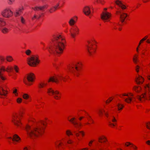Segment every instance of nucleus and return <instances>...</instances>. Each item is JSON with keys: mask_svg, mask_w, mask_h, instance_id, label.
<instances>
[{"mask_svg": "<svg viewBox=\"0 0 150 150\" xmlns=\"http://www.w3.org/2000/svg\"><path fill=\"white\" fill-rule=\"evenodd\" d=\"M47 120L46 118L45 120L41 121V125L33 129L30 125H27L25 129L28 137L32 139L41 137L44 133L45 127L47 124L46 121Z\"/></svg>", "mask_w": 150, "mask_h": 150, "instance_id": "1", "label": "nucleus"}, {"mask_svg": "<svg viewBox=\"0 0 150 150\" xmlns=\"http://www.w3.org/2000/svg\"><path fill=\"white\" fill-rule=\"evenodd\" d=\"M54 45L50 48L51 53L62 54L66 45L65 39L61 35H54L52 39Z\"/></svg>", "mask_w": 150, "mask_h": 150, "instance_id": "2", "label": "nucleus"}, {"mask_svg": "<svg viewBox=\"0 0 150 150\" xmlns=\"http://www.w3.org/2000/svg\"><path fill=\"white\" fill-rule=\"evenodd\" d=\"M144 92L141 95L137 96V99L143 102L146 100H150V84H146L144 86Z\"/></svg>", "mask_w": 150, "mask_h": 150, "instance_id": "3", "label": "nucleus"}, {"mask_svg": "<svg viewBox=\"0 0 150 150\" xmlns=\"http://www.w3.org/2000/svg\"><path fill=\"white\" fill-rule=\"evenodd\" d=\"M87 50L88 54L90 56H93L96 53L97 50V42L93 39L88 41Z\"/></svg>", "mask_w": 150, "mask_h": 150, "instance_id": "4", "label": "nucleus"}, {"mask_svg": "<svg viewBox=\"0 0 150 150\" xmlns=\"http://www.w3.org/2000/svg\"><path fill=\"white\" fill-rule=\"evenodd\" d=\"M27 63L30 66L35 67L40 62L39 56L37 54L33 55L27 59Z\"/></svg>", "mask_w": 150, "mask_h": 150, "instance_id": "5", "label": "nucleus"}, {"mask_svg": "<svg viewBox=\"0 0 150 150\" xmlns=\"http://www.w3.org/2000/svg\"><path fill=\"white\" fill-rule=\"evenodd\" d=\"M82 64L81 62L76 63L74 65L71 66L69 68V70L73 74L78 76L80 75V70L81 69Z\"/></svg>", "mask_w": 150, "mask_h": 150, "instance_id": "6", "label": "nucleus"}, {"mask_svg": "<svg viewBox=\"0 0 150 150\" xmlns=\"http://www.w3.org/2000/svg\"><path fill=\"white\" fill-rule=\"evenodd\" d=\"M35 78V76L34 73H29L26 75L25 78L23 79V82L27 86H30L33 85Z\"/></svg>", "mask_w": 150, "mask_h": 150, "instance_id": "7", "label": "nucleus"}, {"mask_svg": "<svg viewBox=\"0 0 150 150\" xmlns=\"http://www.w3.org/2000/svg\"><path fill=\"white\" fill-rule=\"evenodd\" d=\"M120 96L121 98H122L123 96L127 97L124 98L125 102L128 104H130L132 102H134L136 100V98L134 97V94L132 92L123 93L120 94Z\"/></svg>", "mask_w": 150, "mask_h": 150, "instance_id": "8", "label": "nucleus"}, {"mask_svg": "<svg viewBox=\"0 0 150 150\" xmlns=\"http://www.w3.org/2000/svg\"><path fill=\"white\" fill-rule=\"evenodd\" d=\"M13 14V11L8 7L4 8L1 12V15L5 18H9L12 17Z\"/></svg>", "mask_w": 150, "mask_h": 150, "instance_id": "9", "label": "nucleus"}, {"mask_svg": "<svg viewBox=\"0 0 150 150\" xmlns=\"http://www.w3.org/2000/svg\"><path fill=\"white\" fill-rule=\"evenodd\" d=\"M80 29L76 25L71 27L69 30L71 37L72 38H74L79 34Z\"/></svg>", "mask_w": 150, "mask_h": 150, "instance_id": "10", "label": "nucleus"}, {"mask_svg": "<svg viewBox=\"0 0 150 150\" xmlns=\"http://www.w3.org/2000/svg\"><path fill=\"white\" fill-rule=\"evenodd\" d=\"M6 24V23L5 19L3 18L0 17V26L1 27H3L1 29V31L4 34L8 33L10 30L8 28L6 27H4Z\"/></svg>", "mask_w": 150, "mask_h": 150, "instance_id": "11", "label": "nucleus"}, {"mask_svg": "<svg viewBox=\"0 0 150 150\" xmlns=\"http://www.w3.org/2000/svg\"><path fill=\"white\" fill-rule=\"evenodd\" d=\"M111 15L110 13L107 11H103L101 15V18L104 22H110Z\"/></svg>", "mask_w": 150, "mask_h": 150, "instance_id": "12", "label": "nucleus"}, {"mask_svg": "<svg viewBox=\"0 0 150 150\" xmlns=\"http://www.w3.org/2000/svg\"><path fill=\"white\" fill-rule=\"evenodd\" d=\"M63 80L64 81H66L65 77H63L61 75H57L51 77L48 81V82H50L58 83L59 80Z\"/></svg>", "mask_w": 150, "mask_h": 150, "instance_id": "13", "label": "nucleus"}, {"mask_svg": "<svg viewBox=\"0 0 150 150\" xmlns=\"http://www.w3.org/2000/svg\"><path fill=\"white\" fill-rule=\"evenodd\" d=\"M76 118L75 117H73L69 119V117L68 118V121L72 123L76 128L80 129L83 126L82 123L79 122H77L76 121Z\"/></svg>", "mask_w": 150, "mask_h": 150, "instance_id": "14", "label": "nucleus"}, {"mask_svg": "<svg viewBox=\"0 0 150 150\" xmlns=\"http://www.w3.org/2000/svg\"><path fill=\"white\" fill-rule=\"evenodd\" d=\"M78 17L77 16H75L71 18L69 20L68 23L69 25L71 26H73L77 23L78 21Z\"/></svg>", "mask_w": 150, "mask_h": 150, "instance_id": "15", "label": "nucleus"}, {"mask_svg": "<svg viewBox=\"0 0 150 150\" xmlns=\"http://www.w3.org/2000/svg\"><path fill=\"white\" fill-rule=\"evenodd\" d=\"M7 94L6 87L4 86L3 87H0V98H4Z\"/></svg>", "mask_w": 150, "mask_h": 150, "instance_id": "16", "label": "nucleus"}, {"mask_svg": "<svg viewBox=\"0 0 150 150\" xmlns=\"http://www.w3.org/2000/svg\"><path fill=\"white\" fill-rule=\"evenodd\" d=\"M117 120L114 116H112L109 122V126L112 128H114L117 125Z\"/></svg>", "mask_w": 150, "mask_h": 150, "instance_id": "17", "label": "nucleus"}, {"mask_svg": "<svg viewBox=\"0 0 150 150\" xmlns=\"http://www.w3.org/2000/svg\"><path fill=\"white\" fill-rule=\"evenodd\" d=\"M85 113V115H87L88 117H87V119L88 121L84 123L85 125H89L91 124H93L94 123V122L91 116L88 115V113L85 110L83 111Z\"/></svg>", "mask_w": 150, "mask_h": 150, "instance_id": "18", "label": "nucleus"}, {"mask_svg": "<svg viewBox=\"0 0 150 150\" xmlns=\"http://www.w3.org/2000/svg\"><path fill=\"white\" fill-rule=\"evenodd\" d=\"M13 69L16 72H18V67L16 65L14 66L13 67L11 65H8L6 67V71L8 73L11 72L13 71Z\"/></svg>", "mask_w": 150, "mask_h": 150, "instance_id": "19", "label": "nucleus"}, {"mask_svg": "<svg viewBox=\"0 0 150 150\" xmlns=\"http://www.w3.org/2000/svg\"><path fill=\"white\" fill-rule=\"evenodd\" d=\"M61 93L58 90H55L53 96L54 99L56 100H60L61 98Z\"/></svg>", "mask_w": 150, "mask_h": 150, "instance_id": "20", "label": "nucleus"}, {"mask_svg": "<svg viewBox=\"0 0 150 150\" xmlns=\"http://www.w3.org/2000/svg\"><path fill=\"white\" fill-rule=\"evenodd\" d=\"M144 80V79L141 76L138 75L137 76L136 78L135 81L136 83L138 84H142Z\"/></svg>", "mask_w": 150, "mask_h": 150, "instance_id": "21", "label": "nucleus"}, {"mask_svg": "<svg viewBox=\"0 0 150 150\" xmlns=\"http://www.w3.org/2000/svg\"><path fill=\"white\" fill-rule=\"evenodd\" d=\"M98 142L101 143H105L108 141L107 137L104 135L100 136L98 138Z\"/></svg>", "mask_w": 150, "mask_h": 150, "instance_id": "22", "label": "nucleus"}, {"mask_svg": "<svg viewBox=\"0 0 150 150\" xmlns=\"http://www.w3.org/2000/svg\"><path fill=\"white\" fill-rule=\"evenodd\" d=\"M49 7L47 4H46L44 6H35L33 8V10L35 11H39L43 10L45 9H47Z\"/></svg>", "mask_w": 150, "mask_h": 150, "instance_id": "23", "label": "nucleus"}, {"mask_svg": "<svg viewBox=\"0 0 150 150\" xmlns=\"http://www.w3.org/2000/svg\"><path fill=\"white\" fill-rule=\"evenodd\" d=\"M59 3L58 2L55 6H52L49 9V12L50 13H52L55 12L59 8Z\"/></svg>", "mask_w": 150, "mask_h": 150, "instance_id": "24", "label": "nucleus"}, {"mask_svg": "<svg viewBox=\"0 0 150 150\" xmlns=\"http://www.w3.org/2000/svg\"><path fill=\"white\" fill-rule=\"evenodd\" d=\"M83 12L84 14L87 16H89L91 12V10L89 6H86L83 8Z\"/></svg>", "mask_w": 150, "mask_h": 150, "instance_id": "25", "label": "nucleus"}, {"mask_svg": "<svg viewBox=\"0 0 150 150\" xmlns=\"http://www.w3.org/2000/svg\"><path fill=\"white\" fill-rule=\"evenodd\" d=\"M111 27L112 30H116L117 29L119 31L122 30V28L119 24L117 23H113L112 24Z\"/></svg>", "mask_w": 150, "mask_h": 150, "instance_id": "26", "label": "nucleus"}, {"mask_svg": "<svg viewBox=\"0 0 150 150\" xmlns=\"http://www.w3.org/2000/svg\"><path fill=\"white\" fill-rule=\"evenodd\" d=\"M128 17V15L125 13H122L120 16V20L122 22H124L125 21L127 20Z\"/></svg>", "mask_w": 150, "mask_h": 150, "instance_id": "27", "label": "nucleus"}, {"mask_svg": "<svg viewBox=\"0 0 150 150\" xmlns=\"http://www.w3.org/2000/svg\"><path fill=\"white\" fill-rule=\"evenodd\" d=\"M18 115H14L13 116L12 122L15 125L17 126H18Z\"/></svg>", "mask_w": 150, "mask_h": 150, "instance_id": "28", "label": "nucleus"}, {"mask_svg": "<svg viewBox=\"0 0 150 150\" xmlns=\"http://www.w3.org/2000/svg\"><path fill=\"white\" fill-rule=\"evenodd\" d=\"M13 143L16 145L17 144L19 141V136L17 134H15L13 136L12 139Z\"/></svg>", "mask_w": 150, "mask_h": 150, "instance_id": "29", "label": "nucleus"}, {"mask_svg": "<svg viewBox=\"0 0 150 150\" xmlns=\"http://www.w3.org/2000/svg\"><path fill=\"white\" fill-rule=\"evenodd\" d=\"M132 90L137 93H139L141 91L142 89L141 86H135L133 87Z\"/></svg>", "mask_w": 150, "mask_h": 150, "instance_id": "30", "label": "nucleus"}, {"mask_svg": "<svg viewBox=\"0 0 150 150\" xmlns=\"http://www.w3.org/2000/svg\"><path fill=\"white\" fill-rule=\"evenodd\" d=\"M55 90H53L52 88H49L47 89V93L50 96H53Z\"/></svg>", "mask_w": 150, "mask_h": 150, "instance_id": "31", "label": "nucleus"}, {"mask_svg": "<svg viewBox=\"0 0 150 150\" xmlns=\"http://www.w3.org/2000/svg\"><path fill=\"white\" fill-rule=\"evenodd\" d=\"M55 145L57 148H59L63 145V143L61 140H58L55 142Z\"/></svg>", "mask_w": 150, "mask_h": 150, "instance_id": "32", "label": "nucleus"}, {"mask_svg": "<svg viewBox=\"0 0 150 150\" xmlns=\"http://www.w3.org/2000/svg\"><path fill=\"white\" fill-rule=\"evenodd\" d=\"M105 112V109L103 108H101L99 109L98 114L100 117H101Z\"/></svg>", "mask_w": 150, "mask_h": 150, "instance_id": "33", "label": "nucleus"}, {"mask_svg": "<svg viewBox=\"0 0 150 150\" xmlns=\"http://www.w3.org/2000/svg\"><path fill=\"white\" fill-rule=\"evenodd\" d=\"M47 85V82L44 81L40 83L38 85V87L40 88H43L45 87Z\"/></svg>", "mask_w": 150, "mask_h": 150, "instance_id": "34", "label": "nucleus"}, {"mask_svg": "<svg viewBox=\"0 0 150 150\" xmlns=\"http://www.w3.org/2000/svg\"><path fill=\"white\" fill-rule=\"evenodd\" d=\"M40 15L35 13L33 16H31V19L32 21H34L40 18Z\"/></svg>", "mask_w": 150, "mask_h": 150, "instance_id": "35", "label": "nucleus"}, {"mask_svg": "<svg viewBox=\"0 0 150 150\" xmlns=\"http://www.w3.org/2000/svg\"><path fill=\"white\" fill-rule=\"evenodd\" d=\"M65 134L68 137H69L71 136H73V134L71 130L70 129H67L65 131Z\"/></svg>", "mask_w": 150, "mask_h": 150, "instance_id": "36", "label": "nucleus"}, {"mask_svg": "<svg viewBox=\"0 0 150 150\" xmlns=\"http://www.w3.org/2000/svg\"><path fill=\"white\" fill-rule=\"evenodd\" d=\"M117 107L118 111H121L124 107V105L122 103H118L117 104Z\"/></svg>", "mask_w": 150, "mask_h": 150, "instance_id": "37", "label": "nucleus"}, {"mask_svg": "<svg viewBox=\"0 0 150 150\" xmlns=\"http://www.w3.org/2000/svg\"><path fill=\"white\" fill-rule=\"evenodd\" d=\"M138 57V55L137 54H135L133 56V61L135 64H137V62Z\"/></svg>", "mask_w": 150, "mask_h": 150, "instance_id": "38", "label": "nucleus"}, {"mask_svg": "<svg viewBox=\"0 0 150 150\" xmlns=\"http://www.w3.org/2000/svg\"><path fill=\"white\" fill-rule=\"evenodd\" d=\"M142 68L139 65H137L135 67V70L136 72L138 74L141 70Z\"/></svg>", "mask_w": 150, "mask_h": 150, "instance_id": "39", "label": "nucleus"}, {"mask_svg": "<svg viewBox=\"0 0 150 150\" xmlns=\"http://www.w3.org/2000/svg\"><path fill=\"white\" fill-rule=\"evenodd\" d=\"M113 97H110L108 99L106 100L105 102V103L106 105L109 104L113 100Z\"/></svg>", "mask_w": 150, "mask_h": 150, "instance_id": "40", "label": "nucleus"}, {"mask_svg": "<svg viewBox=\"0 0 150 150\" xmlns=\"http://www.w3.org/2000/svg\"><path fill=\"white\" fill-rule=\"evenodd\" d=\"M24 113L25 111L24 110L22 109L20 110L19 111V119L22 118L23 117Z\"/></svg>", "mask_w": 150, "mask_h": 150, "instance_id": "41", "label": "nucleus"}, {"mask_svg": "<svg viewBox=\"0 0 150 150\" xmlns=\"http://www.w3.org/2000/svg\"><path fill=\"white\" fill-rule=\"evenodd\" d=\"M23 98L25 100H28L30 98V96L27 93H24L22 96Z\"/></svg>", "mask_w": 150, "mask_h": 150, "instance_id": "42", "label": "nucleus"}, {"mask_svg": "<svg viewBox=\"0 0 150 150\" xmlns=\"http://www.w3.org/2000/svg\"><path fill=\"white\" fill-rule=\"evenodd\" d=\"M6 60L9 62H11L13 60L12 57L10 56H7L6 57Z\"/></svg>", "mask_w": 150, "mask_h": 150, "instance_id": "43", "label": "nucleus"}, {"mask_svg": "<svg viewBox=\"0 0 150 150\" xmlns=\"http://www.w3.org/2000/svg\"><path fill=\"white\" fill-rule=\"evenodd\" d=\"M13 93L15 96H17L18 95L17 90L15 88H13Z\"/></svg>", "mask_w": 150, "mask_h": 150, "instance_id": "44", "label": "nucleus"}, {"mask_svg": "<svg viewBox=\"0 0 150 150\" xmlns=\"http://www.w3.org/2000/svg\"><path fill=\"white\" fill-rule=\"evenodd\" d=\"M133 143H131L129 142H127L125 143V146L126 147H131V146Z\"/></svg>", "mask_w": 150, "mask_h": 150, "instance_id": "45", "label": "nucleus"}, {"mask_svg": "<svg viewBox=\"0 0 150 150\" xmlns=\"http://www.w3.org/2000/svg\"><path fill=\"white\" fill-rule=\"evenodd\" d=\"M146 127L148 129L150 130V121L146 123Z\"/></svg>", "mask_w": 150, "mask_h": 150, "instance_id": "46", "label": "nucleus"}, {"mask_svg": "<svg viewBox=\"0 0 150 150\" xmlns=\"http://www.w3.org/2000/svg\"><path fill=\"white\" fill-rule=\"evenodd\" d=\"M94 140H90L88 144V145L89 147H91L93 145V142H94Z\"/></svg>", "mask_w": 150, "mask_h": 150, "instance_id": "47", "label": "nucleus"}, {"mask_svg": "<svg viewBox=\"0 0 150 150\" xmlns=\"http://www.w3.org/2000/svg\"><path fill=\"white\" fill-rule=\"evenodd\" d=\"M5 60V58L2 56H0V64L2 63Z\"/></svg>", "mask_w": 150, "mask_h": 150, "instance_id": "48", "label": "nucleus"}, {"mask_svg": "<svg viewBox=\"0 0 150 150\" xmlns=\"http://www.w3.org/2000/svg\"><path fill=\"white\" fill-rule=\"evenodd\" d=\"M131 147L132 148L133 150H137L138 149L137 146L133 144H132Z\"/></svg>", "mask_w": 150, "mask_h": 150, "instance_id": "49", "label": "nucleus"}, {"mask_svg": "<svg viewBox=\"0 0 150 150\" xmlns=\"http://www.w3.org/2000/svg\"><path fill=\"white\" fill-rule=\"evenodd\" d=\"M67 143L68 144H71L73 143V141L70 138H69L67 141Z\"/></svg>", "mask_w": 150, "mask_h": 150, "instance_id": "50", "label": "nucleus"}, {"mask_svg": "<svg viewBox=\"0 0 150 150\" xmlns=\"http://www.w3.org/2000/svg\"><path fill=\"white\" fill-rule=\"evenodd\" d=\"M25 53L27 55H29L31 54V51L29 50H27L25 51Z\"/></svg>", "mask_w": 150, "mask_h": 150, "instance_id": "51", "label": "nucleus"}, {"mask_svg": "<svg viewBox=\"0 0 150 150\" xmlns=\"http://www.w3.org/2000/svg\"><path fill=\"white\" fill-rule=\"evenodd\" d=\"M15 0H8L7 3L9 5L12 4L14 2Z\"/></svg>", "mask_w": 150, "mask_h": 150, "instance_id": "52", "label": "nucleus"}, {"mask_svg": "<svg viewBox=\"0 0 150 150\" xmlns=\"http://www.w3.org/2000/svg\"><path fill=\"white\" fill-rule=\"evenodd\" d=\"M96 1L98 3L103 4L104 3V0H96Z\"/></svg>", "mask_w": 150, "mask_h": 150, "instance_id": "53", "label": "nucleus"}, {"mask_svg": "<svg viewBox=\"0 0 150 150\" xmlns=\"http://www.w3.org/2000/svg\"><path fill=\"white\" fill-rule=\"evenodd\" d=\"M115 3L117 5H118L119 6L122 4L121 2L119 0H117L115 1Z\"/></svg>", "mask_w": 150, "mask_h": 150, "instance_id": "54", "label": "nucleus"}, {"mask_svg": "<svg viewBox=\"0 0 150 150\" xmlns=\"http://www.w3.org/2000/svg\"><path fill=\"white\" fill-rule=\"evenodd\" d=\"M19 14V10L18 9L16 10L14 13V16L16 17H17Z\"/></svg>", "mask_w": 150, "mask_h": 150, "instance_id": "55", "label": "nucleus"}, {"mask_svg": "<svg viewBox=\"0 0 150 150\" xmlns=\"http://www.w3.org/2000/svg\"><path fill=\"white\" fill-rule=\"evenodd\" d=\"M85 117L83 116H80L78 118V120L80 121H81L83 119L85 118Z\"/></svg>", "mask_w": 150, "mask_h": 150, "instance_id": "56", "label": "nucleus"}, {"mask_svg": "<svg viewBox=\"0 0 150 150\" xmlns=\"http://www.w3.org/2000/svg\"><path fill=\"white\" fill-rule=\"evenodd\" d=\"M0 69V71H6V67H5L4 66H2L1 67Z\"/></svg>", "mask_w": 150, "mask_h": 150, "instance_id": "57", "label": "nucleus"}, {"mask_svg": "<svg viewBox=\"0 0 150 150\" xmlns=\"http://www.w3.org/2000/svg\"><path fill=\"white\" fill-rule=\"evenodd\" d=\"M122 9H125L126 8L125 6L122 4L120 6Z\"/></svg>", "mask_w": 150, "mask_h": 150, "instance_id": "58", "label": "nucleus"}, {"mask_svg": "<svg viewBox=\"0 0 150 150\" xmlns=\"http://www.w3.org/2000/svg\"><path fill=\"white\" fill-rule=\"evenodd\" d=\"M140 45H139V44H138V45L137 47L136 48V52L138 53H139V48L140 47Z\"/></svg>", "mask_w": 150, "mask_h": 150, "instance_id": "59", "label": "nucleus"}, {"mask_svg": "<svg viewBox=\"0 0 150 150\" xmlns=\"http://www.w3.org/2000/svg\"><path fill=\"white\" fill-rule=\"evenodd\" d=\"M89 148L88 147H85L83 148H80L79 150H88Z\"/></svg>", "mask_w": 150, "mask_h": 150, "instance_id": "60", "label": "nucleus"}, {"mask_svg": "<svg viewBox=\"0 0 150 150\" xmlns=\"http://www.w3.org/2000/svg\"><path fill=\"white\" fill-rule=\"evenodd\" d=\"M21 23L23 24H25V20L24 19L23 17H21Z\"/></svg>", "mask_w": 150, "mask_h": 150, "instance_id": "61", "label": "nucleus"}, {"mask_svg": "<svg viewBox=\"0 0 150 150\" xmlns=\"http://www.w3.org/2000/svg\"><path fill=\"white\" fill-rule=\"evenodd\" d=\"M24 10V7H23V6H21V7H20V8H19V12L20 11V12H21L22 11H23V10Z\"/></svg>", "mask_w": 150, "mask_h": 150, "instance_id": "62", "label": "nucleus"}, {"mask_svg": "<svg viewBox=\"0 0 150 150\" xmlns=\"http://www.w3.org/2000/svg\"><path fill=\"white\" fill-rule=\"evenodd\" d=\"M144 40L142 39L140 41L139 44V45H141L142 43L144 42Z\"/></svg>", "mask_w": 150, "mask_h": 150, "instance_id": "63", "label": "nucleus"}, {"mask_svg": "<svg viewBox=\"0 0 150 150\" xmlns=\"http://www.w3.org/2000/svg\"><path fill=\"white\" fill-rule=\"evenodd\" d=\"M146 144L149 145H150V140H148L146 141Z\"/></svg>", "mask_w": 150, "mask_h": 150, "instance_id": "64", "label": "nucleus"}]
</instances>
